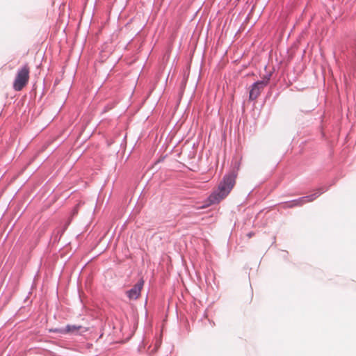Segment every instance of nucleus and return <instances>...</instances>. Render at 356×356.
<instances>
[{"label":"nucleus","mask_w":356,"mask_h":356,"mask_svg":"<svg viewBox=\"0 0 356 356\" xmlns=\"http://www.w3.org/2000/svg\"><path fill=\"white\" fill-rule=\"evenodd\" d=\"M237 176L238 169L233 170L229 173L225 175L218 184L217 188L209 196L207 207L218 204L224 200L234 187ZM202 208H204V206Z\"/></svg>","instance_id":"1"},{"label":"nucleus","mask_w":356,"mask_h":356,"mask_svg":"<svg viewBox=\"0 0 356 356\" xmlns=\"http://www.w3.org/2000/svg\"><path fill=\"white\" fill-rule=\"evenodd\" d=\"M30 66L24 64L17 72L13 82V88L15 91H21L28 83L29 80Z\"/></svg>","instance_id":"2"},{"label":"nucleus","mask_w":356,"mask_h":356,"mask_svg":"<svg viewBox=\"0 0 356 356\" xmlns=\"http://www.w3.org/2000/svg\"><path fill=\"white\" fill-rule=\"evenodd\" d=\"M268 79H264L252 84L250 90L249 99L250 100L256 99L259 96L263 89L268 85Z\"/></svg>","instance_id":"3"},{"label":"nucleus","mask_w":356,"mask_h":356,"mask_svg":"<svg viewBox=\"0 0 356 356\" xmlns=\"http://www.w3.org/2000/svg\"><path fill=\"white\" fill-rule=\"evenodd\" d=\"M144 284V281L140 280L132 289L127 291V295L130 300H136L140 296L141 290Z\"/></svg>","instance_id":"4"},{"label":"nucleus","mask_w":356,"mask_h":356,"mask_svg":"<svg viewBox=\"0 0 356 356\" xmlns=\"http://www.w3.org/2000/svg\"><path fill=\"white\" fill-rule=\"evenodd\" d=\"M322 192H316L310 195L302 197L298 200H295L291 202L289 207L302 206L304 204L312 202Z\"/></svg>","instance_id":"5"},{"label":"nucleus","mask_w":356,"mask_h":356,"mask_svg":"<svg viewBox=\"0 0 356 356\" xmlns=\"http://www.w3.org/2000/svg\"><path fill=\"white\" fill-rule=\"evenodd\" d=\"M81 330H83V331H86V328H83L81 325H67L65 328L62 329H56L55 331L58 332L60 334H75L78 333Z\"/></svg>","instance_id":"6"}]
</instances>
